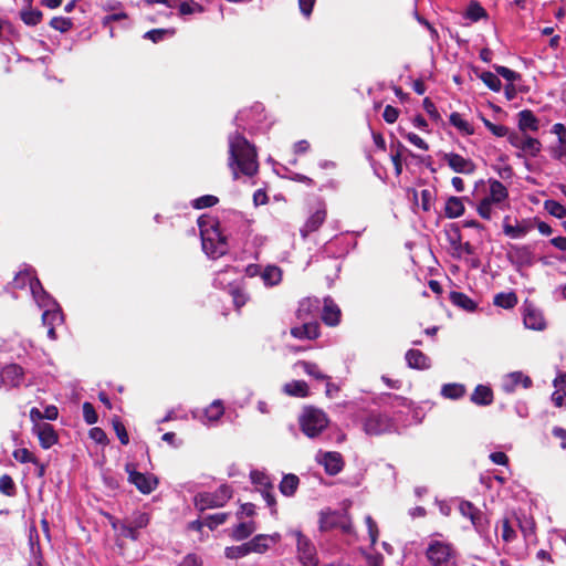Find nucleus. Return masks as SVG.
I'll return each instance as SVG.
<instances>
[{"instance_id":"f257e3e1","label":"nucleus","mask_w":566,"mask_h":566,"mask_svg":"<svg viewBox=\"0 0 566 566\" xmlns=\"http://www.w3.org/2000/svg\"><path fill=\"white\" fill-rule=\"evenodd\" d=\"M229 166L232 169L233 178L238 179L239 171L245 176L256 174L259 165L254 147L240 134L229 137Z\"/></svg>"},{"instance_id":"f03ea898","label":"nucleus","mask_w":566,"mask_h":566,"mask_svg":"<svg viewBox=\"0 0 566 566\" xmlns=\"http://www.w3.org/2000/svg\"><path fill=\"white\" fill-rule=\"evenodd\" d=\"M198 226L205 253L212 259L224 255L228 251V242L219 228L218 220L210 216H201L198 219Z\"/></svg>"},{"instance_id":"7ed1b4c3","label":"nucleus","mask_w":566,"mask_h":566,"mask_svg":"<svg viewBox=\"0 0 566 566\" xmlns=\"http://www.w3.org/2000/svg\"><path fill=\"white\" fill-rule=\"evenodd\" d=\"M430 566H457V552L449 543L432 541L426 551Z\"/></svg>"},{"instance_id":"20e7f679","label":"nucleus","mask_w":566,"mask_h":566,"mask_svg":"<svg viewBox=\"0 0 566 566\" xmlns=\"http://www.w3.org/2000/svg\"><path fill=\"white\" fill-rule=\"evenodd\" d=\"M298 421L301 430L308 438L317 437L328 426L325 412L312 407L303 410Z\"/></svg>"},{"instance_id":"39448f33","label":"nucleus","mask_w":566,"mask_h":566,"mask_svg":"<svg viewBox=\"0 0 566 566\" xmlns=\"http://www.w3.org/2000/svg\"><path fill=\"white\" fill-rule=\"evenodd\" d=\"M12 285L14 289H24L29 286L30 292L39 306H48L51 296L43 290L39 279L33 275L32 270L20 271L13 279Z\"/></svg>"},{"instance_id":"423d86ee","label":"nucleus","mask_w":566,"mask_h":566,"mask_svg":"<svg viewBox=\"0 0 566 566\" xmlns=\"http://www.w3.org/2000/svg\"><path fill=\"white\" fill-rule=\"evenodd\" d=\"M318 527L321 532L339 528L344 534L355 535L349 516L346 513L335 511H322L319 513Z\"/></svg>"},{"instance_id":"0eeeda50","label":"nucleus","mask_w":566,"mask_h":566,"mask_svg":"<svg viewBox=\"0 0 566 566\" xmlns=\"http://www.w3.org/2000/svg\"><path fill=\"white\" fill-rule=\"evenodd\" d=\"M290 534L296 539L297 558L302 566H318L319 559L314 543L301 531L294 530Z\"/></svg>"},{"instance_id":"6e6552de","label":"nucleus","mask_w":566,"mask_h":566,"mask_svg":"<svg viewBox=\"0 0 566 566\" xmlns=\"http://www.w3.org/2000/svg\"><path fill=\"white\" fill-rule=\"evenodd\" d=\"M363 429L369 436H379L395 430L394 420L380 412H370L363 421Z\"/></svg>"},{"instance_id":"1a4fd4ad","label":"nucleus","mask_w":566,"mask_h":566,"mask_svg":"<svg viewBox=\"0 0 566 566\" xmlns=\"http://www.w3.org/2000/svg\"><path fill=\"white\" fill-rule=\"evenodd\" d=\"M232 496L231 489L228 485H221L213 493H200L195 497V504L200 511L212 507H220Z\"/></svg>"},{"instance_id":"9d476101","label":"nucleus","mask_w":566,"mask_h":566,"mask_svg":"<svg viewBox=\"0 0 566 566\" xmlns=\"http://www.w3.org/2000/svg\"><path fill=\"white\" fill-rule=\"evenodd\" d=\"M128 481L143 494L151 493L158 485V479L154 474L138 472L133 464L126 465Z\"/></svg>"},{"instance_id":"9b49d317","label":"nucleus","mask_w":566,"mask_h":566,"mask_svg":"<svg viewBox=\"0 0 566 566\" xmlns=\"http://www.w3.org/2000/svg\"><path fill=\"white\" fill-rule=\"evenodd\" d=\"M149 523V516L145 512H135L130 517L125 518L120 524V536L136 541L138 530L144 528Z\"/></svg>"},{"instance_id":"f8f14e48","label":"nucleus","mask_w":566,"mask_h":566,"mask_svg":"<svg viewBox=\"0 0 566 566\" xmlns=\"http://www.w3.org/2000/svg\"><path fill=\"white\" fill-rule=\"evenodd\" d=\"M45 302H48V300H45ZM42 307L45 308L42 314V322L48 326V336L54 340L56 339L55 326L62 323V314L52 297L51 301H49V305Z\"/></svg>"},{"instance_id":"ddd939ff","label":"nucleus","mask_w":566,"mask_h":566,"mask_svg":"<svg viewBox=\"0 0 566 566\" xmlns=\"http://www.w3.org/2000/svg\"><path fill=\"white\" fill-rule=\"evenodd\" d=\"M442 159L454 172L472 175L475 171V164L457 153H443Z\"/></svg>"},{"instance_id":"4468645a","label":"nucleus","mask_w":566,"mask_h":566,"mask_svg":"<svg viewBox=\"0 0 566 566\" xmlns=\"http://www.w3.org/2000/svg\"><path fill=\"white\" fill-rule=\"evenodd\" d=\"M316 460L329 475L338 474L344 467L342 454L335 451L319 452L316 455Z\"/></svg>"},{"instance_id":"2eb2a0df","label":"nucleus","mask_w":566,"mask_h":566,"mask_svg":"<svg viewBox=\"0 0 566 566\" xmlns=\"http://www.w3.org/2000/svg\"><path fill=\"white\" fill-rule=\"evenodd\" d=\"M524 326L533 331H544L546 328V321L542 311L531 304H526L523 311Z\"/></svg>"},{"instance_id":"dca6fc26","label":"nucleus","mask_w":566,"mask_h":566,"mask_svg":"<svg viewBox=\"0 0 566 566\" xmlns=\"http://www.w3.org/2000/svg\"><path fill=\"white\" fill-rule=\"evenodd\" d=\"M509 140L512 146L522 149L531 156H536L541 151L542 145L536 138L511 134Z\"/></svg>"},{"instance_id":"f3484780","label":"nucleus","mask_w":566,"mask_h":566,"mask_svg":"<svg viewBox=\"0 0 566 566\" xmlns=\"http://www.w3.org/2000/svg\"><path fill=\"white\" fill-rule=\"evenodd\" d=\"M23 380V369L17 364L6 366L0 374V387H17Z\"/></svg>"},{"instance_id":"a211bd4d","label":"nucleus","mask_w":566,"mask_h":566,"mask_svg":"<svg viewBox=\"0 0 566 566\" xmlns=\"http://www.w3.org/2000/svg\"><path fill=\"white\" fill-rule=\"evenodd\" d=\"M489 186V193L483 199L502 208V203L509 198V191L506 187L496 179H490Z\"/></svg>"},{"instance_id":"6ab92c4d","label":"nucleus","mask_w":566,"mask_h":566,"mask_svg":"<svg viewBox=\"0 0 566 566\" xmlns=\"http://www.w3.org/2000/svg\"><path fill=\"white\" fill-rule=\"evenodd\" d=\"M280 539L281 535L279 533L271 535L259 534L248 542V548L250 553H264L271 544H276Z\"/></svg>"},{"instance_id":"aec40b11","label":"nucleus","mask_w":566,"mask_h":566,"mask_svg":"<svg viewBox=\"0 0 566 566\" xmlns=\"http://www.w3.org/2000/svg\"><path fill=\"white\" fill-rule=\"evenodd\" d=\"M319 308V302L316 298H304L300 302L296 311V317L300 322H314L315 313Z\"/></svg>"},{"instance_id":"412c9836","label":"nucleus","mask_w":566,"mask_h":566,"mask_svg":"<svg viewBox=\"0 0 566 566\" xmlns=\"http://www.w3.org/2000/svg\"><path fill=\"white\" fill-rule=\"evenodd\" d=\"M518 385H522L524 388H530L532 386V379L522 371H513L504 377L502 387L504 391L513 392Z\"/></svg>"},{"instance_id":"4be33fe9","label":"nucleus","mask_w":566,"mask_h":566,"mask_svg":"<svg viewBox=\"0 0 566 566\" xmlns=\"http://www.w3.org/2000/svg\"><path fill=\"white\" fill-rule=\"evenodd\" d=\"M301 326L291 328V335L297 339H315L319 336V325L317 322H301Z\"/></svg>"},{"instance_id":"5701e85b","label":"nucleus","mask_w":566,"mask_h":566,"mask_svg":"<svg viewBox=\"0 0 566 566\" xmlns=\"http://www.w3.org/2000/svg\"><path fill=\"white\" fill-rule=\"evenodd\" d=\"M34 431L40 440L41 447L44 449L51 448L57 441L55 431L50 423L42 422L35 424Z\"/></svg>"},{"instance_id":"b1692460","label":"nucleus","mask_w":566,"mask_h":566,"mask_svg":"<svg viewBox=\"0 0 566 566\" xmlns=\"http://www.w3.org/2000/svg\"><path fill=\"white\" fill-rule=\"evenodd\" d=\"M510 217L506 216L503 220V232L511 239H521L525 237L532 229V224L527 221L517 222L515 226L509 222Z\"/></svg>"},{"instance_id":"393cba45","label":"nucleus","mask_w":566,"mask_h":566,"mask_svg":"<svg viewBox=\"0 0 566 566\" xmlns=\"http://www.w3.org/2000/svg\"><path fill=\"white\" fill-rule=\"evenodd\" d=\"M326 219V209L325 207L318 208L315 212H313L305 224L301 229V234L303 238H306L311 232L316 231Z\"/></svg>"},{"instance_id":"a878e982","label":"nucleus","mask_w":566,"mask_h":566,"mask_svg":"<svg viewBox=\"0 0 566 566\" xmlns=\"http://www.w3.org/2000/svg\"><path fill=\"white\" fill-rule=\"evenodd\" d=\"M405 358L410 368L428 369L431 365L429 357L418 349H409Z\"/></svg>"},{"instance_id":"bb28decb","label":"nucleus","mask_w":566,"mask_h":566,"mask_svg":"<svg viewBox=\"0 0 566 566\" xmlns=\"http://www.w3.org/2000/svg\"><path fill=\"white\" fill-rule=\"evenodd\" d=\"M510 258L517 265H531L533 263V253L530 247L514 245L510 252Z\"/></svg>"},{"instance_id":"cd10ccee","label":"nucleus","mask_w":566,"mask_h":566,"mask_svg":"<svg viewBox=\"0 0 566 566\" xmlns=\"http://www.w3.org/2000/svg\"><path fill=\"white\" fill-rule=\"evenodd\" d=\"M322 319L329 326H336L340 321V310L331 298L324 301Z\"/></svg>"},{"instance_id":"c85d7f7f","label":"nucleus","mask_w":566,"mask_h":566,"mask_svg":"<svg viewBox=\"0 0 566 566\" xmlns=\"http://www.w3.org/2000/svg\"><path fill=\"white\" fill-rule=\"evenodd\" d=\"M464 210L463 198L452 196L446 201L444 213L450 219L461 217Z\"/></svg>"},{"instance_id":"c756f323","label":"nucleus","mask_w":566,"mask_h":566,"mask_svg":"<svg viewBox=\"0 0 566 566\" xmlns=\"http://www.w3.org/2000/svg\"><path fill=\"white\" fill-rule=\"evenodd\" d=\"M538 119L535 117L532 111L523 109L518 113V128L523 132L538 130Z\"/></svg>"},{"instance_id":"7c9ffc66","label":"nucleus","mask_w":566,"mask_h":566,"mask_svg":"<svg viewBox=\"0 0 566 566\" xmlns=\"http://www.w3.org/2000/svg\"><path fill=\"white\" fill-rule=\"evenodd\" d=\"M471 401L480 406L491 405L493 401V392L491 388L483 385L476 386L471 396Z\"/></svg>"},{"instance_id":"2f4dec72","label":"nucleus","mask_w":566,"mask_h":566,"mask_svg":"<svg viewBox=\"0 0 566 566\" xmlns=\"http://www.w3.org/2000/svg\"><path fill=\"white\" fill-rule=\"evenodd\" d=\"M283 391L289 396L304 398L308 396V386L304 380H292L284 385Z\"/></svg>"},{"instance_id":"473e14b6","label":"nucleus","mask_w":566,"mask_h":566,"mask_svg":"<svg viewBox=\"0 0 566 566\" xmlns=\"http://www.w3.org/2000/svg\"><path fill=\"white\" fill-rule=\"evenodd\" d=\"M302 368L303 371L315 378V379H318V380H328L329 377L326 376L325 374H323L318 367L317 364L315 363H312V361H306V360H298L295 365H294V368Z\"/></svg>"},{"instance_id":"72a5a7b5","label":"nucleus","mask_w":566,"mask_h":566,"mask_svg":"<svg viewBox=\"0 0 566 566\" xmlns=\"http://www.w3.org/2000/svg\"><path fill=\"white\" fill-rule=\"evenodd\" d=\"M300 480L295 474H286L280 483V491L285 496H292L297 490Z\"/></svg>"},{"instance_id":"f704fd0d","label":"nucleus","mask_w":566,"mask_h":566,"mask_svg":"<svg viewBox=\"0 0 566 566\" xmlns=\"http://www.w3.org/2000/svg\"><path fill=\"white\" fill-rule=\"evenodd\" d=\"M255 531L254 522H243L238 524L232 530V538L235 541H243L248 538Z\"/></svg>"},{"instance_id":"c9c22d12","label":"nucleus","mask_w":566,"mask_h":566,"mask_svg":"<svg viewBox=\"0 0 566 566\" xmlns=\"http://www.w3.org/2000/svg\"><path fill=\"white\" fill-rule=\"evenodd\" d=\"M262 279L266 285L273 286L281 282L282 271L275 265H269L262 273Z\"/></svg>"},{"instance_id":"e433bc0d","label":"nucleus","mask_w":566,"mask_h":566,"mask_svg":"<svg viewBox=\"0 0 566 566\" xmlns=\"http://www.w3.org/2000/svg\"><path fill=\"white\" fill-rule=\"evenodd\" d=\"M494 305L502 308H513L517 304V297L515 293H499L494 296Z\"/></svg>"},{"instance_id":"4c0bfd02","label":"nucleus","mask_w":566,"mask_h":566,"mask_svg":"<svg viewBox=\"0 0 566 566\" xmlns=\"http://www.w3.org/2000/svg\"><path fill=\"white\" fill-rule=\"evenodd\" d=\"M223 412L224 408L222 402L220 400H216L205 409V418L208 422H216L221 418Z\"/></svg>"},{"instance_id":"58836bf2","label":"nucleus","mask_w":566,"mask_h":566,"mask_svg":"<svg viewBox=\"0 0 566 566\" xmlns=\"http://www.w3.org/2000/svg\"><path fill=\"white\" fill-rule=\"evenodd\" d=\"M450 123L465 135H472L474 133L472 125L459 113H452L450 115Z\"/></svg>"},{"instance_id":"ea45409f","label":"nucleus","mask_w":566,"mask_h":566,"mask_svg":"<svg viewBox=\"0 0 566 566\" xmlns=\"http://www.w3.org/2000/svg\"><path fill=\"white\" fill-rule=\"evenodd\" d=\"M441 394L449 399H459L465 394V387L461 384H447L442 387Z\"/></svg>"},{"instance_id":"a19ab883","label":"nucleus","mask_w":566,"mask_h":566,"mask_svg":"<svg viewBox=\"0 0 566 566\" xmlns=\"http://www.w3.org/2000/svg\"><path fill=\"white\" fill-rule=\"evenodd\" d=\"M459 510L463 516L469 517L471 520L473 525H476V522L480 517V512L472 505V503L468 501H462L459 505Z\"/></svg>"},{"instance_id":"79ce46f5","label":"nucleus","mask_w":566,"mask_h":566,"mask_svg":"<svg viewBox=\"0 0 566 566\" xmlns=\"http://www.w3.org/2000/svg\"><path fill=\"white\" fill-rule=\"evenodd\" d=\"M248 547V543H244L239 546H230L226 548L224 555L227 558L238 559L250 554V549Z\"/></svg>"},{"instance_id":"37998d69","label":"nucleus","mask_w":566,"mask_h":566,"mask_svg":"<svg viewBox=\"0 0 566 566\" xmlns=\"http://www.w3.org/2000/svg\"><path fill=\"white\" fill-rule=\"evenodd\" d=\"M482 82L492 91L499 92L502 87L501 80L492 72H483L481 74Z\"/></svg>"},{"instance_id":"c03bdc74","label":"nucleus","mask_w":566,"mask_h":566,"mask_svg":"<svg viewBox=\"0 0 566 566\" xmlns=\"http://www.w3.org/2000/svg\"><path fill=\"white\" fill-rule=\"evenodd\" d=\"M544 207L549 214L558 219L566 217V208L555 200H546Z\"/></svg>"},{"instance_id":"a18cd8bd","label":"nucleus","mask_w":566,"mask_h":566,"mask_svg":"<svg viewBox=\"0 0 566 566\" xmlns=\"http://www.w3.org/2000/svg\"><path fill=\"white\" fill-rule=\"evenodd\" d=\"M451 298L455 305H458L464 310L473 311L475 308V303L463 293H458V292L452 293Z\"/></svg>"},{"instance_id":"49530a36","label":"nucleus","mask_w":566,"mask_h":566,"mask_svg":"<svg viewBox=\"0 0 566 566\" xmlns=\"http://www.w3.org/2000/svg\"><path fill=\"white\" fill-rule=\"evenodd\" d=\"M175 34L174 29H154L145 33L144 38L151 40L157 43L161 41L165 36H171Z\"/></svg>"},{"instance_id":"de8ad7c7","label":"nucleus","mask_w":566,"mask_h":566,"mask_svg":"<svg viewBox=\"0 0 566 566\" xmlns=\"http://www.w3.org/2000/svg\"><path fill=\"white\" fill-rule=\"evenodd\" d=\"M21 19L28 25H36L42 19V13L39 10L29 9L21 12Z\"/></svg>"},{"instance_id":"09e8293b","label":"nucleus","mask_w":566,"mask_h":566,"mask_svg":"<svg viewBox=\"0 0 566 566\" xmlns=\"http://www.w3.org/2000/svg\"><path fill=\"white\" fill-rule=\"evenodd\" d=\"M12 455L21 463L31 462L33 464H38V459L25 448L14 450Z\"/></svg>"},{"instance_id":"8fccbe9b","label":"nucleus","mask_w":566,"mask_h":566,"mask_svg":"<svg viewBox=\"0 0 566 566\" xmlns=\"http://www.w3.org/2000/svg\"><path fill=\"white\" fill-rule=\"evenodd\" d=\"M50 25L60 32H67L73 27V22L69 18L55 17L51 20Z\"/></svg>"},{"instance_id":"3c124183","label":"nucleus","mask_w":566,"mask_h":566,"mask_svg":"<svg viewBox=\"0 0 566 566\" xmlns=\"http://www.w3.org/2000/svg\"><path fill=\"white\" fill-rule=\"evenodd\" d=\"M494 206L495 205L489 202L488 200L482 199L476 207V211L481 218H483L485 220H491L493 217V213H494V211H493Z\"/></svg>"},{"instance_id":"603ef678","label":"nucleus","mask_w":566,"mask_h":566,"mask_svg":"<svg viewBox=\"0 0 566 566\" xmlns=\"http://www.w3.org/2000/svg\"><path fill=\"white\" fill-rule=\"evenodd\" d=\"M14 490L15 488L12 478L8 474H3L0 478V492L11 496L14 494Z\"/></svg>"},{"instance_id":"864d4df0","label":"nucleus","mask_w":566,"mask_h":566,"mask_svg":"<svg viewBox=\"0 0 566 566\" xmlns=\"http://www.w3.org/2000/svg\"><path fill=\"white\" fill-rule=\"evenodd\" d=\"M218 201L219 200L217 197H214L212 195H206V196H201V197L197 198L193 201V207L196 209L209 208V207L217 205Z\"/></svg>"},{"instance_id":"5fc2aeb1","label":"nucleus","mask_w":566,"mask_h":566,"mask_svg":"<svg viewBox=\"0 0 566 566\" xmlns=\"http://www.w3.org/2000/svg\"><path fill=\"white\" fill-rule=\"evenodd\" d=\"M228 513H216L212 515H209L205 518V524L210 528L213 530L218 525L223 524L227 521Z\"/></svg>"},{"instance_id":"6e6d98bb","label":"nucleus","mask_w":566,"mask_h":566,"mask_svg":"<svg viewBox=\"0 0 566 566\" xmlns=\"http://www.w3.org/2000/svg\"><path fill=\"white\" fill-rule=\"evenodd\" d=\"M485 15V10L476 2H472L467 10V17L472 21H478Z\"/></svg>"},{"instance_id":"4d7b16f0","label":"nucleus","mask_w":566,"mask_h":566,"mask_svg":"<svg viewBox=\"0 0 566 566\" xmlns=\"http://www.w3.org/2000/svg\"><path fill=\"white\" fill-rule=\"evenodd\" d=\"M113 427H114V430H115L119 441L123 444H128L129 438H128V433L126 431L125 426L118 419H114Z\"/></svg>"},{"instance_id":"13d9d810","label":"nucleus","mask_w":566,"mask_h":566,"mask_svg":"<svg viewBox=\"0 0 566 566\" xmlns=\"http://www.w3.org/2000/svg\"><path fill=\"white\" fill-rule=\"evenodd\" d=\"M483 123L488 127V129L496 137H504L509 133L507 127L504 125H495L485 118H483Z\"/></svg>"},{"instance_id":"bf43d9fd","label":"nucleus","mask_w":566,"mask_h":566,"mask_svg":"<svg viewBox=\"0 0 566 566\" xmlns=\"http://www.w3.org/2000/svg\"><path fill=\"white\" fill-rule=\"evenodd\" d=\"M83 417L88 424H94L97 421V413L92 403H83Z\"/></svg>"},{"instance_id":"052dcab7","label":"nucleus","mask_w":566,"mask_h":566,"mask_svg":"<svg viewBox=\"0 0 566 566\" xmlns=\"http://www.w3.org/2000/svg\"><path fill=\"white\" fill-rule=\"evenodd\" d=\"M365 523H366L367 528H368V534H369L370 542L374 545L377 542V538H378V527H377V524H376V522L373 520V517L370 515H367L365 517Z\"/></svg>"},{"instance_id":"680f3d73","label":"nucleus","mask_w":566,"mask_h":566,"mask_svg":"<svg viewBox=\"0 0 566 566\" xmlns=\"http://www.w3.org/2000/svg\"><path fill=\"white\" fill-rule=\"evenodd\" d=\"M501 536H502L503 541L506 542V543L512 542L515 538V536H516L515 531L511 527L510 522L506 518H504L502 521V534H501Z\"/></svg>"},{"instance_id":"e2e57ef3","label":"nucleus","mask_w":566,"mask_h":566,"mask_svg":"<svg viewBox=\"0 0 566 566\" xmlns=\"http://www.w3.org/2000/svg\"><path fill=\"white\" fill-rule=\"evenodd\" d=\"M495 71L499 75L504 77L506 81L513 83L520 77V74L514 72L513 70L506 67V66H496Z\"/></svg>"},{"instance_id":"0e129e2a","label":"nucleus","mask_w":566,"mask_h":566,"mask_svg":"<svg viewBox=\"0 0 566 566\" xmlns=\"http://www.w3.org/2000/svg\"><path fill=\"white\" fill-rule=\"evenodd\" d=\"M178 566H203V562L196 554H188L182 558Z\"/></svg>"},{"instance_id":"69168bd1","label":"nucleus","mask_w":566,"mask_h":566,"mask_svg":"<svg viewBox=\"0 0 566 566\" xmlns=\"http://www.w3.org/2000/svg\"><path fill=\"white\" fill-rule=\"evenodd\" d=\"M398 116H399V112L396 107H394L391 105H387L385 107L382 117L387 123H389V124L395 123L397 120Z\"/></svg>"},{"instance_id":"338daca9","label":"nucleus","mask_w":566,"mask_h":566,"mask_svg":"<svg viewBox=\"0 0 566 566\" xmlns=\"http://www.w3.org/2000/svg\"><path fill=\"white\" fill-rule=\"evenodd\" d=\"M251 479L254 484L263 486L264 489L270 485L269 478L264 473L253 471L251 472Z\"/></svg>"},{"instance_id":"774afa93","label":"nucleus","mask_w":566,"mask_h":566,"mask_svg":"<svg viewBox=\"0 0 566 566\" xmlns=\"http://www.w3.org/2000/svg\"><path fill=\"white\" fill-rule=\"evenodd\" d=\"M406 137L416 147H418V148H420L422 150H428V148H429L428 144L420 136H418L417 134L408 133L406 135Z\"/></svg>"}]
</instances>
